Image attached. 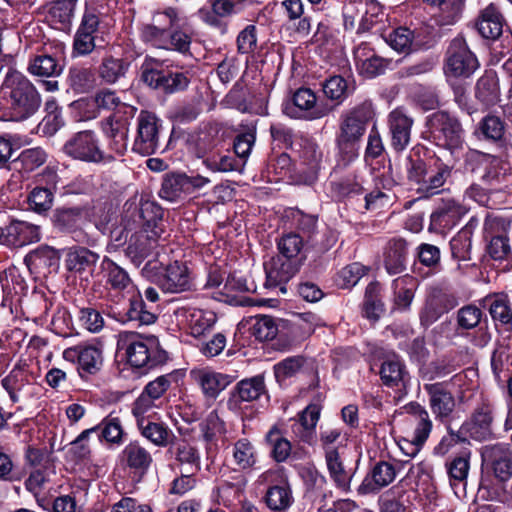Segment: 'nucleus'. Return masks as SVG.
<instances>
[{"mask_svg": "<svg viewBox=\"0 0 512 512\" xmlns=\"http://www.w3.org/2000/svg\"><path fill=\"white\" fill-rule=\"evenodd\" d=\"M154 283L164 293H183L196 289L192 272L186 263L174 261L154 276Z\"/></svg>", "mask_w": 512, "mask_h": 512, "instance_id": "obj_10", "label": "nucleus"}, {"mask_svg": "<svg viewBox=\"0 0 512 512\" xmlns=\"http://www.w3.org/2000/svg\"><path fill=\"white\" fill-rule=\"evenodd\" d=\"M122 460L133 474L143 476L153 463L151 453L139 442L128 443L122 451Z\"/></svg>", "mask_w": 512, "mask_h": 512, "instance_id": "obj_36", "label": "nucleus"}, {"mask_svg": "<svg viewBox=\"0 0 512 512\" xmlns=\"http://www.w3.org/2000/svg\"><path fill=\"white\" fill-rule=\"evenodd\" d=\"M264 499L273 512H286L293 503L292 491L286 481L268 487Z\"/></svg>", "mask_w": 512, "mask_h": 512, "instance_id": "obj_50", "label": "nucleus"}, {"mask_svg": "<svg viewBox=\"0 0 512 512\" xmlns=\"http://www.w3.org/2000/svg\"><path fill=\"white\" fill-rule=\"evenodd\" d=\"M505 132V121L500 116L489 113L480 120L475 134L488 142L500 143L504 140Z\"/></svg>", "mask_w": 512, "mask_h": 512, "instance_id": "obj_51", "label": "nucleus"}, {"mask_svg": "<svg viewBox=\"0 0 512 512\" xmlns=\"http://www.w3.org/2000/svg\"><path fill=\"white\" fill-rule=\"evenodd\" d=\"M177 317H181L187 323L191 334L195 337L203 335L216 323L217 316L211 310L195 307H181L175 311Z\"/></svg>", "mask_w": 512, "mask_h": 512, "instance_id": "obj_34", "label": "nucleus"}, {"mask_svg": "<svg viewBox=\"0 0 512 512\" xmlns=\"http://www.w3.org/2000/svg\"><path fill=\"white\" fill-rule=\"evenodd\" d=\"M283 112L294 119L316 120L328 115L329 109L317 105V97L311 89L299 88L291 102L285 104Z\"/></svg>", "mask_w": 512, "mask_h": 512, "instance_id": "obj_13", "label": "nucleus"}, {"mask_svg": "<svg viewBox=\"0 0 512 512\" xmlns=\"http://www.w3.org/2000/svg\"><path fill=\"white\" fill-rule=\"evenodd\" d=\"M380 284L377 281L370 282L364 294L362 314L365 318L375 322L383 312V303L380 300Z\"/></svg>", "mask_w": 512, "mask_h": 512, "instance_id": "obj_60", "label": "nucleus"}, {"mask_svg": "<svg viewBox=\"0 0 512 512\" xmlns=\"http://www.w3.org/2000/svg\"><path fill=\"white\" fill-rule=\"evenodd\" d=\"M64 152L73 159L88 163H111L115 157L100 149L96 134L91 130L80 131L73 135L63 147Z\"/></svg>", "mask_w": 512, "mask_h": 512, "instance_id": "obj_7", "label": "nucleus"}, {"mask_svg": "<svg viewBox=\"0 0 512 512\" xmlns=\"http://www.w3.org/2000/svg\"><path fill=\"white\" fill-rule=\"evenodd\" d=\"M473 231L474 225L471 220L450 240V250L453 259L457 261H468L471 259Z\"/></svg>", "mask_w": 512, "mask_h": 512, "instance_id": "obj_54", "label": "nucleus"}, {"mask_svg": "<svg viewBox=\"0 0 512 512\" xmlns=\"http://www.w3.org/2000/svg\"><path fill=\"white\" fill-rule=\"evenodd\" d=\"M413 124V118L402 108H396L389 113L390 145L396 152L405 150L410 144Z\"/></svg>", "mask_w": 512, "mask_h": 512, "instance_id": "obj_24", "label": "nucleus"}, {"mask_svg": "<svg viewBox=\"0 0 512 512\" xmlns=\"http://www.w3.org/2000/svg\"><path fill=\"white\" fill-rule=\"evenodd\" d=\"M160 232L152 230L148 232L147 229L136 228L130 235L127 247L125 248V255L130 261L140 266L145 259L152 255L154 249L158 246V239Z\"/></svg>", "mask_w": 512, "mask_h": 512, "instance_id": "obj_19", "label": "nucleus"}, {"mask_svg": "<svg viewBox=\"0 0 512 512\" xmlns=\"http://www.w3.org/2000/svg\"><path fill=\"white\" fill-rule=\"evenodd\" d=\"M40 240V227L25 221H12L0 227V242L11 247H23Z\"/></svg>", "mask_w": 512, "mask_h": 512, "instance_id": "obj_27", "label": "nucleus"}, {"mask_svg": "<svg viewBox=\"0 0 512 512\" xmlns=\"http://www.w3.org/2000/svg\"><path fill=\"white\" fill-rule=\"evenodd\" d=\"M426 133L435 145L449 150L461 148L464 142L461 122L447 111H436L427 117Z\"/></svg>", "mask_w": 512, "mask_h": 512, "instance_id": "obj_5", "label": "nucleus"}, {"mask_svg": "<svg viewBox=\"0 0 512 512\" xmlns=\"http://www.w3.org/2000/svg\"><path fill=\"white\" fill-rule=\"evenodd\" d=\"M47 159L48 154L43 148L32 147L22 150L11 164L13 169L29 174L44 165Z\"/></svg>", "mask_w": 512, "mask_h": 512, "instance_id": "obj_52", "label": "nucleus"}, {"mask_svg": "<svg viewBox=\"0 0 512 512\" xmlns=\"http://www.w3.org/2000/svg\"><path fill=\"white\" fill-rule=\"evenodd\" d=\"M297 228L307 235L308 241L311 242L319 252L329 250L336 242L334 233L325 229L321 234V240L316 239L317 217L307 214H299L297 218Z\"/></svg>", "mask_w": 512, "mask_h": 512, "instance_id": "obj_38", "label": "nucleus"}, {"mask_svg": "<svg viewBox=\"0 0 512 512\" xmlns=\"http://www.w3.org/2000/svg\"><path fill=\"white\" fill-rule=\"evenodd\" d=\"M447 73L455 77H469L479 67V62L463 37L454 38L447 49Z\"/></svg>", "mask_w": 512, "mask_h": 512, "instance_id": "obj_12", "label": "nucleus"}, {"mask_svg": "<svg viewBox=\"0 0 512 512\" xmlns=\"http://www.w3.org/2000/svg\"><path fill=\"white\" fill-rule=\"evenodd\" d=\"M265 381L261 375L245 378L239 381L230 391L227 399V408L239 413L243 409V403L256 401L265 392Z\"/></svg>", "mask_w": 512, "mask_h": 512, "instance_id": "obj_18", "label": "nucleus"}, {"mask_svg": "<svg viewBox=\"0 0 512 512\" xmlns=\"http://www.w3.org/2000/svg\"><path fill=\"white\" fill-rule=\"evenodd\" d=\"M97 428L98 439L100 442H106L110 445L120 446L124 442L125 431L122 425V421L119 416L111 412L102 421L94 426Z\"/></svg>", "mask_w": 512, "mask_h": 512, "instance_id": "obj_47", "label": "nucleus"}, {"mask_svg": "<svg viewBox=\"0 0 512 512\" xmlns=\"http://www.w3.org/2000/svg\"><path fill=\"white\" fill-rule=\"evenodd\" d=\"M470 451H463L446 463V469L451 485L463 483L467 480L470 470Z\"/></svg>", "mask_w": 512, "mask_h": 512, "instance_id": "obj_64", "label": "nucleus"}, {"mask_svg": "<svg viewBox=\"0 0 512 512\" xmlns=\"http://www.w3.org/2000/svg\"><path fill=\"white\" fill-rule=\"evenodd\" d=\"M1 91L7 100V120L24 121L34 115L41 105V97L33 83L22 73L10 69Z\"/></svg>", "mask_w": 512, "mask_h": 512, "instance_id": "obj_1", "label": "nucleus"}, {"mask_svg": "<svg viewBox=\"0 0 512 512\" xmlns=\"http://www.w3.org/2000/svg\"><path fill=\"white\" fill-rule=\"evenodd\" d=\"M450 382L425 383L424 391L429 398V406L436 419L441 421L450 417L455 408V399L449 388Z\"/></svg>", "mask_w": 512, "mask_h": 512, "instance_id": "obj_22", "label": "nucleus"}, {"mask_svg": "<svg viewBox=\"0 0 512 512\" xmlns=\"http://www.w3.org/2000/svg\"><path fill=\"white\" fill-rule=\"evenodd\" d=\"M177 18V10L172 7L155 13L152 23L141 29V39L156 48L167 49L169 29L177 21Z\"/></svg>", "mask_w": 512, "mask_h": 512, "instance_id": "obj_17", "label": "nucleus"}, {"mask_svg": "<svg viewBox=\"0 0 512 512\" xmlns=\"http://www.w3.org/2000/svg\"><path fill=\"white\" fill-rule=\"evenodd\" d=\"M355 89L354 82L340 75H334L322 83L324 95L337 104L342 103Z\"/></svg>", "mask_w": 512, "mask_h": 512, "instance_id": "obj_56", "label": "nucleus"}, {"mask_svg": "<svg viewBox=\"0 0 512 512\" xmlns=\"http://www.w3.org/2000/svg\"><path fill=\"white\" fill-rule=\"evenodd\" d=\"M482 460L491 467L500 481L508 480L512 475V450L509 444L486 445L481 451Z\"/></svg>", "mask_w": 512, "mask_h": 512, "instance_id": "obj_23", "label": "nucleus"}, {"mask_svg": "<svg viewBox=\"0 0 512 512\" xmlns=\"http://www.w3.org/2000/svg\"><path fill=\"white\" fill-rule=\"evenodd\" d=\"M109 17L96 7L86 6L73 36L72 57H84L103 49L111 38Z\"/></svg>", "mask_w": 512, "mask_h": 512, "instance_id": "obj_3", "label": "nucleus"}, {"mask_svg": "<svg viewBox=\"0 0 512 512\" xmlns=\"http://www.w3.org/2000/svg\"><path fill=\"white\" fill-rule=\"evenodd\" d=\"M61 255L58 250L48 245H41L30 251L24 258L28 268L50 269L59 266Z\"/></svg>", "mask_w": 512, "mask_h": 512, "instance_id": "obj_49", "label": "nucleus"}, {"mask_svg": "<svg viewBox=\"0 0 512 512\" xmlns=\"http://www.w3.org/2000/svg\"><path fill=\"white\" fill-rule=\"evenodd\" d=\"M168 452L174 457L179 466L187 472L196 474L201 470V456L199 449L185 439H179L171 443Z\"/></svg>", "mask_w": 512, "mask_h": 512, "instance_id": "obj_35", "label": "nucleus"}, {"mask_svg": "<svg viewBox=\"0 0 512 512\" xmlns=\"http://www.w3.org/2000/svg\"><path fill=\"white\" fill-rule=\"evenodd\" d=\"M437 7L439 12L434 20L439 26H450L460 19L464 7V0H443Z\"/></svg>", "mask_w": 512, "mask_h": 512, "instance_id": "obj_63", "label": "nucleus"}, {"mask_svg": "<svg viewBox=\"0 0 512 512\" xmlns=\"http://www.w3.org/2000/svg\"><path fill=\"white\" fill-rule=\"evenodd\" d=\"M408 244L403 238L390 239L383 250V265L389 275L401 274L406 270Z\"/></svg>", "mask_w": 512, "mask_h": 512, "instance_id": "obj_32", "label": "nucleus"}, {"mask_svg": "<svg viewBox=\"0 0 512 512\" xmlns=\"http://www.w3.org/2000/svg\"><path fill=\"white\" fill-rule=\"evenodd\" d=\"M295 144L294 151L298 153L300 159L299 181L305 185H312L318 180L322 151L312 138L304 135L297 138Z\"/></svg>", "mask_w": 512, "mask_h": 512, "instance_id": "obj_11", "label": "nucleus"}, {"mask_svg": "<svg viewBox=\"0 0 512 512\" xmlns=\"http://www.w3.org/2000/svg\"><path fill=\"white\" fill-rule=\"evenodd\" d=\"M406 410L415 423L414 434L411 441V451L406 452V454L409 457H414L419 452L420 446L428 439L433 428V423L426 408L417 402L408 404Z\"/></svg>", "mask_w": 512, "mask_h": 512, "instance_id": "obj_30", "label": "nucleus"}, {"mask_svg": "<svg viewBox=\"0 0 512 512\" xmlns=\"http://www.w3.org/2000/svg\"><path fill=\"white\" fill-rule=\"evenodd\" d=\"M191 377L200 387L207 401H215L234 380L231 375L206 368L192 370Z\"/></svg>", "mask_w": 512, "mask_h": 512, "instance_id": "obj_25", "label": "nucleus"}, {"mask_svg": "<svg viewBox=\"0 0 512 512\" xmlns=\"http://www.w3.org/2000/svg\"><path fill=\"white\" fill-rule=\"evenodd\" d=\"M144 296L151 305H147L140 294L130 299L127 317L129 321L137 322L138 325H151L157 320L154 310L155 303L159 300V293L154 287H148Z\"/></svg>", "mask_w": 512, "mask_h": 512, "instance_id": "obj_31", "label": "nucleus"}, {"mask_svg": "<svg viewBox=\"0 0 512 512\" xmlns=\"http://www.w3.org/2000/svg\"><path fill=\"white\" fill-rule=\"evenodd\" d=\"M466 214V208L452 198L443 199L430 216V229L442 232L453 228L462 216Z\"/></svg>", "mask_w": 512, "mask_h": 512, "instance_id": "obj_29", "label": "nucleus"}, {"mask_svg": "<svg viewBox=\"0 0 512 512\" xmlns=\"http://www.w3.org/2000/svg\"><path fill=\"white\" fill-rule=\"evenodd\" d=\"M457 306V300L453 295L447 294L439 289L433 290L427 297L424 307L420 311V323L429 327L435 323L443 314Z\"/></svg>", "mask_w": 512, "mask_h": 512, "instance_id": "obj_26", "label": "nucleus"}, {"mask_svg": "<svg viewBox=\"0 0 512 512\" xmlns=\"http://www.w3.org/2000/svg\"><path fill=\"white\" fill-rule=\"evenodd\" d=\"M475 96L485 105H494L498 102L500 92L498 79L494 72H486L481 76L475 87Z\"/></svg>", "mask_w": 512, "mask_h": 512, "instance_id": "obj_58", "label": "nucleus"}, {"mask_svg": "<svg viewBox=\"0 0 512 512\" xmlns=\"http://www.w3.org/2000/svg\"><path fill=\"white\" fill-rule=\"evenodd\" d=\"M140 434L157 447H166L175 439V435L163 422H156L149 417H141L137 421Z\"/></svg>", "mask_w": 512, "mask_h": 512, "instance_id": "obj_40", "label": "nucleus"}, {"mask_svg": "<svg viewBox=\"0 0 512 512\" xmlns=\"http://www.w3.org/2000/svg\"><path fill=\"white\" fill-rule=\"evenodd\" d=\"M63 358L77 362L81 378L97 374L103 366V351L94 344H79L64 350Z\"/></svg>", "mask_w": 512, "mask_h": 512, "instance_id": "obj_14", "label": "nucleus"}, {"mask_svg": "<svg viewBox=\"0 0 512 512\" xmlns=\"http://www.w3.org/2000/svg\"><path fill=\"white\" fill-rule=\"evenodd\" d=\"M188 176L185 174L167 175L160 189V196L170 202L177 201L189 195Z\"/></svg>", "mask_w": 512, "mask_h": 512, "instance_id": "obj_53", "label": "nucleus"}, {"mask_svg": "<svg viewBox=\"0 0 512 512\" xmlns=\"http://www.w3.org/2000/svg\"><path fill=\"white\" fill-rule=\"evenodd\" d=\"M387 44L397 52L409 53L422 45L415 32L407 27H398L390 32L386 38Z\"/></svg>", "mask_w": 512, "mask_h": 512, "instance_id": "obj_57", "label": "nucleus"}, {"mask_svg": "<svg viewBox=\"0 0 512 512\" xmlns=\"http://www.w3.org/2000/svg\"><path fill=\"white\" fill-rule=\"evenodd\" d=\"M488 311L495 326L508 329L512 326V301L506 293H496L487 297Z\"/></svg>", "mask_w": 512, "mask_h": 512, "instance_id": "obj_43", "label": "nucleus"}, {"mask_svg": "<svg viewBox=\"0 0 512 512\" xmlns=\"http://www.w3.org/2000/svg\"><path fill=\"white\" fill-rule=\"evenodd\" d=\"M301 265V259L291 260L279 255L272 257L264 264L265 286L268 288L279 287L280 291L285 294L286 284L298 273Z\"/></svg>", "mask_w": 512, "mask_h": 512, "instance_id": "obj_16", "label": "nucleus"}, {"mask_svg": "<svg viewBox=\"0 0 512 512\" xmlns=\"http://www.w3.org/2000/svg\"><path fill=\"white\" fill-rule=\"evenodd\" d=\"M379 374L382 383L389 388L401 390L406 387L409 381L406 366L399 359L385 360L381 365Z\"/></svg>", "mask_w": 512, "mask_h": 512, "instance_id": "obj_46", "label": "nucleus"}, {"mask_svg": "<svg viewBox=\"0 0 512 512\" xmlns=\"http://www.w3.org/2000/svg\"><path fill=\"white\" fill-rule=\"evenodd\" d=\"M129 66L130 63L122 58L106 55L99 65L98 74L105 83L114 84L125 77Z\"/></svg>", "mask_w": 512, "mask_h": 512, "instance_id": "obj_55", "label": "nucleus"}, {"mask_svg": "<svg viewBox=\"0 0 512 512\" xmlns=\"http://www.w3.org/2000/svg\"><path fill=\"white\" fill-rule=\"evenodd\" d=\"M372 117L366 105L356 106L341 114L335 145L340 161L348 165L359 156L361 142Z\"/></svg>", "mask_w": 512, "mask_h": 512, "instance_id": "obj_2", "label": "nucleus"}, {"mask_svg": "<svg viewBox=\"0 0 512 512\" xmlns=\"http://www.w3.org/2000/svg\"><path fill=\"white\" fill-rule=\"evenodd\" d=\"M493 406L487 399L475 407L470 418L461 426V432L476 441H486L493 436Z\"/></svg>", "mask_w": 512, "mask_h": 512, "instance_id": "obj_15", "label": "nucleus"}, {"mask_svg": "<svg viewBox=\"0 0 512 512\" xmlns=\"http://www.w3.org/2000/svg\"><path fill=\"white\" fill-rule=\"evenodd\" d=\"M163 62L146 56L141 67V80L149 87L166 94L185 90L190 79L183 72H172L162 68Z\"/></svg>", "mask_w": 512, "mask_h": 512, "instance_id": "obj_6", "label": "nucleus"}, {"mask_svg": "<svg viewBox=\"0 0 512 512\" xmlns=\"http://www.w3.org/2000/svg\"><path fill=\"white\" fill-rule=\"evenodd\" d=\"M394 308L399 311H407L414 299L418 287V279L405 274L392 281Z\"/></svg>", "mask_w": 512, "mask_h": 512, "instance_id": "obj_41", "label": "nucleus"}, {"mask_svg": "<svg viewBox=\"0 0 512 512\" xmlns=\"http://www.w3.org/2000/svg\"><path fill=\"white\" fill-rule=\"evenodd\" d=\"M101 270L106 284L111 290L122 292L134 288L128 272L109 257L105 256L101 262Z\"/></svg>", "mask_w": 512, "mask_h": 512, "instance_id": "obj_44", "label": "nucleus"}, {"mask_svg": "<svg viewBox=\"0 0 512 512\" xmlns=\"http://www.w3.org/2000/svg\"><path fill=\"white\" fill-rule=\"evenodd\" d=\"M95 103L98 108L115 110L114 113H121L122 115L129 116V118H133L136 112L135 107L122 103L116 93L111 90L98 92L95 96Z\"/></svg>", "mask_w": 512, "mask_h": 512, "instance_id": "obj_61", "label": "nucleus"}, {"mask_svg": "<svg viewBox=\"0 0 512 512\" xmlns=\"http://www.w3.org/2000/svg\"><path fill=\"white\" fill-rule=\"evenodd\" d=\"M53 226L61 232H75L83 221V209L80 207H58L51 216Z\"/></svg>", "mask_w": 512, "mask_h": 512, "instance_id": "obj_48", "label": "nucleus"}, {"mask_svg": "<svg viewBox=\"0 0 512 512\" xmlns=\"http://www.w3.org/2000/svg\"><path fill=\"white\" fill-rule=\"evenodd\" d=\"M64 60V43L45 44L41 50L30 57L27 70L35 77L55 78L63 72Z\"/></svg>", "mask_w": 512, "mask_h": 512, "instance_id": "obj_8", "label": "nucleus"}, {"mask_svg": "<svg viewBox=\"0 0 512 512\" xmlns=\"http://www.w3.org/2000/svg\"><path fill=\"white\" fill-rule=\"evenodd\" d=\"M319 417V406L316 404L308 405L299 414V420L292 425V432L301 441L311 444L315 438V428Z\"/></svg>", "mask_w": 512, "mask_h": 512, "instance_id": "obj_45", "label": "nucleus"}, {"mask_svg": "<svg viewBox=\"0 0 512 512\" xmlns=\"http://www.w3.org/2000/svg\"><path fill=\"white\" fill-rule=\"evenodd\" d=\"M230 455L234 470L252 471L258 463V454L255 446L247 438L238 439L230 447Z\"/></svg>", "mask_w": 512, "mask_h": 512, "instance_id": "obj_39", "label": "nucleus"}, {"mask_svg": "<svg viewBox=\"0 0 512 512\" xmlns=\"http://www.w3.org/2000/svg\"><path fill=\"white\" fill-rule=\"evenodd\" d=\"M99 254L84 246H72L65 254V268L77 275L81 280L88 281L95 272Z\"/></svg>", "mask_w": 512, "mask_h": 512, "instance_id": "obj_20", "label": "nucleus"}, {"mask_svg": "<svg viewBox=\"0 0 512 512\" xmlns=\"http://www.w3.org/2000/svg\"><path fill=\"white\" fill-rule=\"evenodd\" d=\"M130 119L121 113H113L107 119L104 132L108 139L109 153L115 158L123 156L127 151Z\"/></svg>", "mask_w": 512, "mask_h": 512, "instance_id": "obj_21", "label": "nucleus"}, {"mask_svg": "<svg viewBox=\"0 0 512 512\" xmlns=\"http://www.w3.org/2000/svg\"><path fill=\"white\" fill-rule=\"evenodd\" d=\"M397 470L394 464L379 461L373 465L364 478L360 489L364 493H376L390 485L396 478Z\"/></svg>", "mask_w": 512, "mask_h": 512, "instance_id": "obj_33", "label": "nucleus"}, {"mask_svg": "<svg viewBox=\"0 0 512 512\" xmlns=\"http://www.w3.org/2000/svg\"><path fill=\"white\" fill-rule=\"evenodd\" d=\"M136 123V136L132 151L143 156L156 154L161 148V120L154 113L141 110Z\"/></svg>", "mask_w": 512, "mask_h": 512, "instance_id": "obj_9", "label": "nucleus"}, {"mask_svg": "<svg viewBox=\"0 0 512 512\" xmlns=\"http://www.w3.org/2000/svg\"><path fill=\"white\" fill-rule=\"evenodd\" d=\"M451 176V168L445 164L439 165L435 170L428 171L427 176L417 188V192L424 197H430L440 192L447 179Z\"/></svg>", "mask_w": 512, "mask_h": 512, "instance_id": "obj_59", "label": "nucleus"}, {"mask_svg": "<svg viewBox=\"0 0 512 512\" xmlns=\"http://www.w3.org/2000/svg\"><path fill=\"white\" fill-rule=\"evenodd\" d=\"M325 462L331 480L335 487L342 492H349L351 489V481L353 472L347 470L344 466L339 452L335 448H327L325 451Z\"/></svg>", "mask_w": 512, "mask_h": 512, "instance_id": "obj_37", "label": "nucleus"}, {"mask_svg": "<svg viewBox=\"0 0 512 512\" xmlns=\"http://www.w3.org/2000/svg\"><path fill=\"white\" fill-rule=\"evenodd\" d=\"M118 347L125 351L127 362L134 368H152L165 363L168 358L154 335L125 334L121 336Z\"/></svg>", "mask_w": 512, "mask_h": 512, "instance_id": "obj_4", "label": "nucleus"}, {"mask_svg": "<svg viewBox=\"0 0 512 512\" xmlns=\"http://www.w3.org/2000/svg\"><path fill=\"white\" fill-rule=\"evenodd\" d=\"M202 437L206 442H212L218 437L227 433L225 421L220 417L217 409L208 413L205 419L199 425Z\"/></svg>", "mask_w": 512, "mask_h": 512, "instance_id": "obj_62", "label": "nucleus"}, {"mask_svg": "<svg viewBox=\"0 0 512 512\" xmlns=\"http://www.w3.org/2000/svg\"><path fill=\"white\" fill-rule=\"evenodd\" d=\"M504 18L494 4L483 9L476 22L479 34L486 39H497L503 31Z\"/></svg>", "mask_w": 512, "mask_h": 512, "instance_id": "obj_42", "label": "nucleus"}, {"mask_svg": "<svg viewBox=\"0 0 512 512\" xmlns=\"http://www.w3.org/2000/svg\"><path fill=\"white\" fill-rule=\"evenodd\" d=\"M126 219L130 218L136 228L147 229L148 232L162 229L158 227L162 220L161 208L153 202H143L138 206L135 203L125 204Z\"/></svg>", "mask_w": 512, "mask_h": 512, "instance_id": "obj_28", "label": "nucleus"}]
</instances>
